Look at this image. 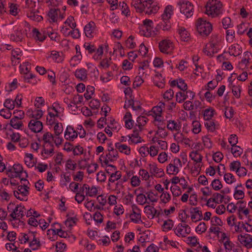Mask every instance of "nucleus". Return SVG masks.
Listing matches in <instances>:
<instances>
[{"instance_id": "33", "label": "nucleus", "mask_w": 252, "mask_h": 252, "mask_svg": "<svg viewBox=\"0 0 252 252\" xmlns=\"http://www.w3.org/2000/svg\"><path fill=\"white\" fill-rule=\"evenodd\" d=\"M54 153V145H43V150L41 152V155L44 158H47L48 156L51 157Z\"/></svg>"}, {"instance_id": "5", "label": "nucleus", "mask_w": 252, "mask_h": 252, "mask_svg": "<svg viewBox=\"0 0 252 252\" xmlns=\"http://www.w3.org/2000/svg\"><path fill=\"white\" fill-rule=\"evenodd\" d=\"M154 22L152 20L146 19L139 26V33L141 35L150 37L156 34L153 31Z\"/></svg>"}, {"instance_id": "13", "label": "nucleus", "mask_w": 252, "mask_h": 252, "mask_svg": "<svg viewBox=\"0 0 252 252\" xmlns=\"http://www.w3.org/2000/svg\"><path fill=\"white\" fill-rule=\"evenodd\" d=\"M242 47L238 43L233 44L231 45L228 49V51L227 53H228L230 56H233L234 57L238 56L242 54ZM225 52H224L223 54L219 55L218 56L217 58H223L224 60L225 58L224 57V54L225 53Z\"/></svg>"}, {"instance_id": "50", "label": "nucleus", "mask_w": 252, "mask_h": 252, "mask_svg": "<svg viewBox=\"0 0 252 252\" xmlns=\"http://www.w3.org/2000/svg\"><path fill=\"white\" fill-rule=\"evenodd\" d=\"M34 10H31L30 11L27 12V16L30 18L31 20L33 21H35L37 22H39L41 21L43 19L42 17L38 15Z\"/></svg>"}, {"instance_id": "7", "label": "nucleus", "mask_w": 252, "mask_h": 252, "mask_svg": "<svg viewBox=\"0 0 252 252\" xmlns=\"http://www.w3.org/2000/svg\"><path fill=\"white\" fill-rule=\"evenodd\" d=\"M178 4L179 5L180 12L187 18L191 17L193 15L194 6L191 2L188 0L179 1Z\"/></svg>"}, {"instance_id": "38", "label": "nucleus", "mask_w": 252, "mask_h": 252, "mask_svg": "<svg viewBox=\"0 0 252 252\" xmlns=\"http://www.w3.org/2000/svg\"><path fill=\"white\" fill-rule=\"evenodd\" d=\"M162 21L160 22L157 26L155 29H161L164 31H168L171 28V23L170 20L161 19Z\"/></svg>"}, {"instance_id": "48", "label": "nucleus", "mask_w": 252, "mask_h": 252, "mask_svg": "<svg viewBox=\"0 0 252 252\" xmlns=\"http://www.w3.org/2000/svg\"><path fill=\"white\" fill-rule=\"evenodd\" d=\"M189 156L194 162L196 163H200L202 162L203 157L199 152H194V151H193L190 153Z\"/></svg>"}, {"instance_id": "53", "label": "nucleus", "mask_w": 252, "mask_h": 252, "mask_svg": "<svg viewBox=\"0 0 252 252\" xmlns=\"http://www.w3.org/2000/svg\"><path fill=\"white\" fill-rule=\"evenodd\" d=\"M9 13L12 16H16L20 11L19 5L16 3H10L9 6Z\"/></svg>"}, {"instance_id": "3", "label": "nucleus", "mask_w": 252, "mask_h": 252, "mask_svg": "<svg viewBox=\"0 0 252 252\" xmlns=\"http://www.w3.org/2000/svg\"><path fill=\"white\" fill-rule=\"evenodd\" d=\"M205 13L212 18L217 17L222 14V4L218 0H210L205 5Z\"/></svg>"}, {"instance_id": "39", "label": "nucleus", "mask_w": 252, "mask_h": 252, "mask_svg": "<svg viewBox=\"0 0 252 252\" xmlns=\"http://www.w3.org/2000/svg\"><path fill=\"white\" fill-rule=\"evenodd\" d=\"M173 14V7L171 5H167L164 10L163 14L161 15V19L170 20L172 15Z\"/></svg>"}, {"instance_id": "35", "label": "nucleus", "mask_w": 252, "mask_h": 252, "mask_svg": "<svg viewBox=\"0 0 252 252\" xmlns=\"http://www.w3.org/2000/svg\"><path fill=\"white\" fill-rule=\"evenodd\" d=\"M204 126L207 130L211 132H213L219 128V125L216 124V121L214 119L204 121Z\"/></svg>"}, {"instance_id": "42", "label": "nucleus", "mask_w": 252, "mask_h": 252, "mask_svg": "<svg viewBox=\"0 0 252 252\" xmlns=\"http://www.w3.org/2000/svg\"><path fill=\"white\" fill-rule=\"evenodd\" d=\"M115 147L121 153H124L126 155L130 154V148L126 144H122L120 142L115 143Z\"/></svg>"}, {"instance_id": "32", "label": "nucleus", "mask_w": 252, "mask_h": 252, "mask_svg": "<svg viewBox=\"0 0 252 252\" xmlns=\"http://www.w3.org/2000/svg\"><path fill=\"white\" fill-rule=\"evenodd\" d=\"M128 137L129 138V144L133 143L136 144L142 142L143 141L141 137L139 135V131L137 129H134L133 133L131 134L128 135Z\"/></svg>"}, {"instance_id": "57", "label": "nucleus", "mask_w": 252, "mask_h": 252, "mask_svg": "<svg viewBox=\"0 0 252 252\" xmlns=\"http://www.w3.org/2000/svg\"><path fill=\"white\" fill-rule=\"evenodd\" d=\"M29 246L33 251L37 250L41 247L40 241L34 236V239L29 243Z\"/></svg>"}, {"instance_id": "22", "label": "nucleus", "mask_w": 252, "mask_h": 252, "mask_svg": "<svg viewBox=\"0 0 252 252\" xmlns=\"http://www.w3.org/2000/svg\"><path fill=\"white\" fill-rule=\"evenodd\" d=\"M149 172L151 176H154L157 177H161L164 175V172L161 168H158L155 163H150Z\"/></svg>"}, {"instance_id": "51", "label": "nucleus", "mask_w": 252, "mask_h": 252, "mask_svg": "<svg viewBox=\"0 0 252 252\" xmlns=\"http://www.w3.org/2000/svg\"><path fill=\"white\" fill-rule=\"evenodd\" d=\"M156 212V209L150 205H147L144 207V212L146 214L148 218L152 219L155 217L153 212Z\"/></svg>"}, {"instance_id": "36", "label": "nucleus", "mask_w": 252, "mask_h": 252, "mask_svg": "<svg viewBox=\"0 0 252 252\" xmlns=\"http://www.w3.org/2000/svg\"><path fill=\"white\" fill-rule=\"evenodd\" d=\"M74 75L80 81H86L87 79V71L84 68H78L75 70Z\"/></svg>"}, {"instance_id": "59", "label": "nucleus", "mask_w": 252, "mask_h": 252, "mask_svg": "<svg viewBox=\"0 0 252 252\" xmlns=\"http://www.w3.org/2000/svg\"><path fill=\"white\" fill-rule=\"evenodd\" d=\"M173 226V221L171 219L165 220L162 226L163 231H168L172 229Z\"/></svg>"}, {"instance_id": "12", "label": "nucleus", "mask_w": 252, "mask_h": 252, "mask_svg": "<svg viewBox=\"0 0 252 252\" xmlns=\"http://www.w3.org/2000/svg\"><path fill=\"white\" fill-rule=\"evenodd\" d=\"M29 187L28 185L24 184L23 185H19L18 187V190H14L13 191V194L14 196L18 199L24 201L27 200V199H25L29 194Z\"/></svg>"}, {"instance_id": "34", "label": "nucleus", "mask_w": 252, "mask_h": 252, "mask_svg": "<svg viewBox=\"0 0 252 252\" xmlns=\"http://www.w3.org/2000/svg\"><path fill=\"white\" fill-rule=\"evenodd\" d=\"M10 39L16 42H22L24 39V33L21 30H16L10 35Z\"/></svg>"}, {"instance_id": "61", "label": "nucleus", "mask_w": 252, "mask_h": 252, "mask_svg": "<svg viewBox=\"0 0 252 252\" xmlns=\"http://www.w3.org/2000/svg\"><path fill=\"white\" fill-rule=\"evenodd\" d=\"M222 27L224 29H227L229 28L233 27V24L231 22V19L228 17H226L222 19Z\"/></svg>"}, {"instance_id": "4", "label": "nucleus", "mask_w": 252, "mask_h": 252, "mask_svg": "<svg viewBox=\"0 0 252 252\" xmlns=\"http://www.w3.org/2000/svg\"><path fill=\"white\" fill-rule=\"evenodd\" d=\"M196 31L202 38L207 37L213 30V25L203 18H199L195 21Z\"/></svg>"}, {"instance_id": "43", "label": "nucleus", "mask_w": 252, "mask_h": 252, "mask_svg": "<svg viewBox=\"0 0 252 252\" xmlns=\"http://www.w3.org/2000/svg\"><path fill=\"white\" fill-rule=\"evenodd\" d=\"M53 135L50 132L44 133L42 136V140L43 141V145H53Z\"/></svg>"}, {"instance_id": "17", "label": "nucleus", "mask_w": 252, "mask_h": 252, "mask_svg": "<svg viewBox=\"0 0 252 252\" xmlns=\"http://www.w3.org/2000/svg\"><path fill=\"white\" fill-rule=\"evenodd\" d=\"M78 136V131L74 129L72 126H67L64 131V138L68 141H73Z\"/></svg>"}, {"instance_id": "25", "label": "nucleus", "mask_w": 252, "mask_h": 252, "mask_svg": "<svg viewBox=\"0 0 252 252\" xmlns=\"http://www.w3.org/2000/svg\"><path fill=\"white\" fill-rule=\"evenodd\" d=\"M177 32L180 35L182 41L188 42L190 40V33L185 28L181 26H178Z\"/></svg>"}, {"instance_id": "8", "label": "nucleus", "mask_w": 252, "mask_h": 252, "mask_svg": "<svg viewBox=\"0 0 252 252\" xmlns=\"http://www.w3.org/2000/svg\"><path fill=\"white\" fill-rule=\"evenodd\" d=\"M160 8L159 3L156 0H145V12L146 14L157 13Z\"/></svg>"}, {"instance_id": "14", "label": "nucleus", "mask_w": 252, "mask_h": 252, "mask_svg": "<svg viewBox=\"0 0 252 252\" xmlns=\"http://www.w3.org/2000/svg\"><path fill=\"white\" fill-rule=\"evenodd\" d=\"M84 32L89 38H92L96 33V26L95 23L91 21L84 27Z\"/></svg>"}, {"instance_id": "20", "label": "nucleus", "mask_w": 252, "mask_h": 252, "mask_svg": "<svg viewBox=\"0 0 252 252\" xmlns=\"http://www.w3.org/2000/svg\"><path fill=\"white\" fill-rule=\"evenodd\" d=\"M22 77L25 83L30 84L32 86L36 85L38 82L41 81L32 73H23Z\"/></svg>"}, {"instance_id": "23", "label": "nucleus", "mask_w": 252, "mask_h": 252, "mask_svg": "<svg viewBox=\"0 0 252 252\" xmlns=\"http://www.w3.org/2000/svg\"><path fill=\"white\" fill-rule=\"evenodd\" d=\"M156 74L153 78V82L155 86L159 88L162 89L165 86V77L158 72L155 71Z\"/></svg>"}, {"instance_id": "54", "label": "nucleus", "mask_w": 252, "mask_h": 252, "mask_svg": "<svg viewBox=\"0 0 252 252\" xmlns=\"http://www.w3.org/2000/svg\"><path fill=\"white\" fill-rule=\"evenodd\" d=\"M112 64L111 58H106L103 59L99 63V67H101L104 69L108 68Z\"/></svg>"}, {"instance_id": "45", "label": "nucleus", "mask_w": 252, "mask_h": 252, "mask_svg": "<svg viewBox=\"0 0 252 252\" xmlns=\"http://www.w3.org/2000/svg\"><path fill=\"white\" fill-rule=\"evenodd\" d=\"M149 119L145 116H140L137 118V126L140 131L143 129V126L146 125Z\"/></svg>"}, {"instance_id": "27", "label": "nucleus", "mask_w": 252, "mask_h": 252, "mask_svg": "<svg viewBox=\"0 0 252 252\" xmlns=\"http://www.w3.org/2000/svg\"><path fill=\"white\" fill-rule=\"evenodd\" d=\"M47 37L48 36L51 41L59 43L61 40V35L57 32H55L51 27H47Z\"/></svg>"}, {"instance_id": "11", "label": "nucleus", "mask_w": 252, "mask_h": 252, "mask_svg": "<svg viewBox=\"0 0 252 252\" xmlns=\"http://www.w3.org/2000/svg\"><path fill=\"white\" fill-rule=\"evenodd\" d=\"M47 27L39 30L36 28H32V36L36 41L43 42L47 38Z\"/></svg>"}, {"instance_id": "47", "label": "nucleus", "mask_w": 252, "mask_h": 252, "mask_svg": "<svg viewBox=\"0 0 252 252\" xmlns=\"http://www.w3.org/2000/svg\"><path fill=\"white\" fill-rule=\"evenodd\" d=\"M71 181V177L69 175H66L63 173L61 175V179L60 181V185L62 188H63L67 186V183Z\"/></svg>"}, {"instance_id": "40", "label": "nucleus", "mask_w": 252, "mask_h": 252, "mask_svg": "<svg viewBox=\"0 0 252 252\" xmlns=\"http://www.w3.org/2000/svg\"><path fill=\"white\" fill-rule=\"evenodd\" d=\"M108 151L109 153L105 157L108 159V161H116L119 157L118 151L113 148L108 149Z\"/></svg>"}, {"instance_id": "55", "label": "nucleus", "mask_w": 252, "mask_h": 252, "mask_svg": "<svg viewBox=\"0 0 252 252\" xmlns=\"http://www.w3.org/2000/svg\"><path fill=\"white\" fill-rule=\"evenodd\" d=\"M179 171V168L172 163H170L167 166L166 172L168 174L176 175Z\"/></svg>"}, {"instance_id": "41", "label": "nucleus", "mask_w": 252, "mask_h": 252, "mask_svg": "<svg viewBox=\"0 0 252 252\" xmlns=\"http://www.w3.org/2000/svg\"><path fill=\"white\" fill-rule=\"evenodd\" d=\"M125 123V126L126 128L130 129L133 126L134 121L132 120V115L129 112L126 113L124 117Z\"/></svg>"}, {"instance_id": "15", "label": "nucleus", "mask_w": 252, "mask_h": 252, "mask_svg": "<svg viewBox=\"0 0 252 252\" xmlns=\"http://www.w3.org/2000/svg\"><path fill=\"white\" fill-rule=\"evenodd\" d=\"M99 160H100L101 165L103 167H105V170L107 174L111 175L113 172H116L117 167L112 164H109L108 159L106 157H103V155H101L99 157Z\"/></svg>"}, {"instance_id": "56", "label": "nucleus", "mask_w": 252, "mask_h": 252, "mask_svg": "<svg viewBox=\"0 0 252 252\" xmlns=\"http://www.w3.org/2000/svg\"><path fill=\"white\" fill-rule=\"evenodd\" d=\"M120 7L121 8L122 14L128 17L130 15V10L129 9L128 6L127 4L123 1L122 2H120L119 4Z\"/></svg>"}, {"instance_id": "58", "label": "nucleus", "mask_w": 252, "mask_h": 252, "mask_svg": "<svg viewBox=\"0 0 252 252\" xmlns=\"http://www.w3.org/2000/svg\"><path fill=\"white\" fill-rule=\"evenodd\" d=\"M43 113L41 109H35L33 112H32V114L29 115L30 118L32 119L39 120L43 116Z\"/></svg>"}, {"instance_id": "64", "label": "nucleus", "mask_w": 252, "mask_h": 252, "mask_svg": "<svg viewBox=\"0 0 252 252\" xmlns=\"http://www.w3.org/2000/svg\"><path fill=\"white\" fill-rule=\"evenodd\" d=\"M235 38V31L233 30H227L226 31V40L228 43H232Z\"/></svg>"}, {"instance_id": "18", "label": "nucleus", "mask_w": 252, "mask_h": 252, "mask_svg": "<svg viewBox=\"0 0 252 252\" xmlns=\"http://www.w3.org/2000/svg\"><path fill=\"white\" fill-rule=\"evenodd\" d=\"M29 129L34 133H38L43 129L42 123L35 119H32L28 124Z\"/></svg>"}, {"instance_id": "37", "label": "nucleus", "mask_w": 252, "mask_h": 252, "mask_svg": "<svg viewBox=\"0 0 252 252\" xmlns=\"http://www.w3.org/2000/svg\"><path fill=\"white\" fill-rule=\"evenodd\" d=\"M202 113L204 121L213 119L214 116L217 114L216 110L211 107L203 110Z\"/></svg>"}, {"instance_id": "46", "label": "nucleus", "mask_w": 252, "mask_h": 252, "mask_svg": "<svg viewBox=\"0 0 252 252\" xmlns=\"http://www.w3.org/2000/svg\"><path fill=\"white\" fill-rule=\"evenodd\" d=\"M122 177V173L120 171H117L116 172H113L110 175V177L108 180V183H114L116 181L121 180V177Z\"/></svg>"}, {"instance_id": "10", "label": "nucleus", "mask_w": 252, "mask_h": 252, "mask_svg": "<svg viewBox=\"0 0 252 252\" xmlns=\"http://www.w3.org/2000/svg\"><path fill=\"white\" fill-rule=\"evenodd\" d=\"M26 212V209L24 206L17 205L9 215V217L11 218L9 220L12 221L15 220H19L20 221V219L25 216Z\"/></svg>"}, {"instance_id": "2", "label": "nucleus", "mask_w": 252, "mask_h": 252, "mask_svg": "<svg viewBox=\"0 0 252 252\" xmlns=\"http://www.w3.org/2000/svg\"><path fill=\"white\" fill-rule=\"evenodd\" d=\"M5 172L8 177L11 179L19 178L21 181H27L28 173L26 171H23L22 165L19 163H15L13 166H8Z\"/></svg>"}, {"instance_id": "29", "label": "nucleus", "mask_w": 252, "mask_h": 252, "mask_svg": "<svg viewBox=\"0 0 252 252\" xmlns=\"http://www.w3.org/2000/svg\"><path fill=\"white\" fill-rule=\"evenodd\" d=\"M76 55L73 56L70 60V64L73 66H75L76 64H78L80 63V61L82 60V56L80 52V47L79 45L75 46Z\"/></svg>"}, {"instance_id": "9", "label": "nucleus", "mask_w": 252, "mask_h": 252, "mask_svg": "<svg viewBox=\"0 0 252 252\" xmlns=\"http://www.w3.org/2000/svg\"><path fill=\"white\" fill-rule=\"evenodd\" d=\"M158 49L160 52L169 54H171L174 49V44L169 39H164L158 43Z\"/></svg>"}, {"instance_id": "63", "label": "nucleus", "mask_w": 252, "mask_h": 252, "mask_svg": "<svg viewBox=\"0 0 252 252\" xmlns=\"http://www.w3.org/2000/svg\"><path fill=\"white\" fill-rule=\"evenodd\" d=\"M224 180L228 184H231L236 181L235 177L230 173H227L224 174Z\"/></svg>"}, {"instance_id": "52", "label": "nucleus", "mask_w": 252, "mask_h": 252, "mask_svg": "<svg viewBox=\"0 0 252 252\" xmlns=\"http://www.w3.org/2000/svg\"><path fill=\"white\" fill-rule=\"evenodd\" d=\"M231 152L235 158L240 157L243 152V150L239 146L234 145L231 148Z\"/></svg>"}, {"instance_id": "26", "label": "nucleus", "mask_w": 252, "mask_h": 252, "mask_svg": "<svg viewBox=\"0 0 252 252\" xmlns=\"http://www.w3.org/2000/svg\"><path fill=\"white\" fill-rule=\"evenodd\" d=\"M131 5L134 7L137 12H145V0H132Z\"/></svg>"}, {"instance_id": "28", "label": "nucleus", "mask_w": 252, "mask_h": 252, "mask_svg": "<svg viewBox=\"0 0 252 252\" xmlns=\"http://www.w3.org/2000/svg\"><path fill=\"white\" fill-rule=\"evenodd\" d=\"M111 110L110 108L108 107L107 105L103 106L101 108V111L102 113H101V115H104V117H101L97 121V126L99 128H102L103 127V125L101 124L100 122H105L106 124V117L107 115V113L108 111H110Z\"/></svg>"}, {"instance_id": "44", "label": "nucleus", "mask_w": 252, "mask_h": 252, "mask_svg": "<svg viewBox=\"0 0 252 252\" xmlns=\"http://www.w3.org/2000/svg\"><path fill=\"white\" fill-rule=\"evenodd\" d=\"M49 58L57 63H61L64 60L63 57L60 54L59 52L56 51H51Z\"/></svg>"}, {"instance_id": "6", "label": "nucleus", "mask_w": 252, "mask_h": 252, "mask_svg": "<svg viewBox=\"0 0 252 252\" xmlns=\"http://www.w3.org/2000/svg\"><path fill=\"white\" fill-rule=\"evenodd\" d=\"M84 48L88 52V54H92L94 53L93 56V58L98 61L101 59L103 54V45L100 44L97 48H96L94 44H92L89 42H85L83 45Z\"/></svg>"}, {"instance_id": "31", "label": "nucleus", "mask_w": 252, "mask_h": 252, "mask_svg": "<svg viewBox=\"0 0 252 252\" xmlns=\"http://www.w3.org/2000/svg\"><path fill=\"white\" fill-rule=\"evenodd\" d=\"M123 183L122 180H119L117 182L108 183L107 187L109 189L115 191L117 193H119L123 188Z\"/></svg>"}, {"instance_id": "21", "label": "nucleus", "mask_w": 252, "mask_h": 252, "mask_svg": "<svg viewBox=\"0 0 252 252\" xmlns=\"http://www.w3.org/2000/svg\"><path fill=\"white\" fill-rule=\"evenodd\" d=\"M132 213L130 215L131 220L134 223H138L141 220V210L135 204L131 206Z\"/></svg>"}, {"instance_id": "62", "label": "nucleus", "mask_w": 252, "mask_h": 252, "mask_svg": "<svg viewBox=\"0 0 252 252\" xmlns=\"http://www.w3.org/2000/svg\"><path fill=\"white\" fill-rule=\"evenodd\" d=\"M185 229L183 227V224L179 223L176 228L174 229V232L178 237H185L184 231Z\"/></svg>"}, {"instance_id": "30", "label": "nucleus", "mask_w": 252, "mask_h": 252, "mask_svg": "<svg viewBox=\"0 0 252 252\" xmlns=\"http://www.w3.org/2000/svg\"><path fill=\"white\" fill-rule=\"evenodd\" d=\"M60 13V9L51 8L48 13V16L49 22L50 23L57 22L58 19V14Z\"/></svg>"}, {"instance_id": "60", "label": "nucleus", "mask_w": 252, "mask_h": 252, "mask_svg": "<svg viewBox=\"0 0 252 252\" xmlns=\"http://www.w3.org/2000/svg\"><path fill=\"white\" fill-rule=\"evenodd\" d=\"M224 196L218 192H215L213 194L212 202L219 204L223 202Z\"/></svg>"}, {"instance_id": "49", "label": "nucleus", "mask_w": 252, "mask_h": 252, "mask_svg": "<svg viewBox=\"0 0 252 252\" xmlns=\"http://www.w3.org/2000/svg\"><path fill=\"white\" fill-rule=\"evenodd\" d=\"M20 119L12 118L10 120V126L15 129H20L24 126L23 122Z\"/></svg>"}, {"instance_id": "24", "label": "nucleus", "mask_w": 252, "mask_h": 252, "mask_svg": "<svg viewBox=\"0 0 252 252\" xmlns=\"http://www.w3.org/2000/svg\"><path fill=\"white\" fill-rule=\"evenodd\" d=\"M182 124L179 120H170L167 121V128L171 131H179L181 128Z\"/></svg>"}, {"instance_id": "1", "label": "nucleus", "mask_w": 252, "mask_h": 252, "mask_svg": "<svg viewBox=\"0 0 252 252\" xmlns=\"http://www.w3.org/2000/svg\"><path fill=\"white\" fill-rule=\"evenodd\" d=\"M221 38L218 35L212 34L209 43L203 49V52L209 57H213L220 49Z\"/></svg>"}, {"instance_id": "16", "label": "nucleus", "mask_w": 252, "mask_h": 252, "mask_svg": "<svg viewBox=\"0 0 252 252\" xmlns=\"http://www.w3.org/2000/svg\"><path fill=\"white\" fill-rule=\"evenodd\" d=\"M238 240L247 248H252V236L251 235L248 233L244 235L240 234L238 236Z\"/></svg>"}, {"instance_id": "19", "label": "nucleus", "mask_w": 252, "mask_h": 252, "mask_svg": "<svg viewBox=\"0 0 252 252\" xmlns=\"http://www.w3.org/2000/svg\"><path fill=\"white\" fill-rule=\"evenodd\" d=\"M169 84L170 87L172 88L177 87L182 91H185L188 89L187 84L185 83V80L181 78L172 81L170 80Z\"/></svg>"}]
</instances>
